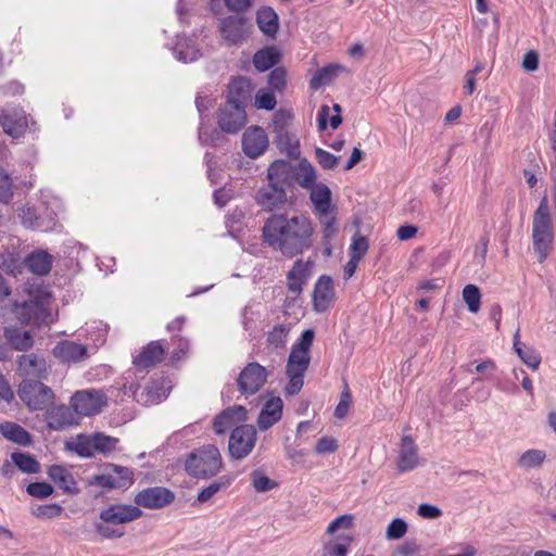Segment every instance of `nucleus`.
Here are the masks:
<instances>
[{
  "mask_svg": "<svg viewBox=\"0 0 556 556\" xmlns=\"http://www.w3.org/2000/svg\"><path fill=\"white\" fill-rule=\"evenodd\" d=\"M522 67L527 72H534L539 67V54L534 50L528 51L522 61Z\"/></svg>",
  "mask_w": 556,
  "mask_h": 556,
  "instance_id": "obj_64",
  "label": "nucleus"
},
{
  "mask_svg": "<svg viewBox=\"0 0 556 556\" xmlns=\"http://www.w3.org/2000/svg\"><path fill=\"white\" fill-rule=\"evenodd\" d=\"M276 143L281 152L287 153L291 157L300 154V142L298 138L289 131L276 134Z\"/></svg>",
  "mask_w": 556,
  "mask_h": 556,
  "instance_id": "obj_39",
  "label": "nucleus"
},
{
  "mask_svg": "<svg viewBox=\"0 0 556 556\" xmlns=\"http://www.w3.org/2000/svg\"><path fill=\"white\" fill-rule=\"evenodd\" d=\"M11 312L15 319L25 326L39 327L48 316L47 307L38 299L22 302L14 301L11 304Z\"/></svg>",
  "mask_w": 556,
  "mask_h": 556,
  "instance_id": "obj_10",
  "label": "nucleus"
},
{
  "mask_svg": "<svg viewBox=\"0 0 556 556\" xmlns=\"http://www.w3.org/2000/svg\"><path fill=\"white\" fill-rule=\"evenodd\" d=\"M334 300L332 279L329 276H321L314 288L313 302L317 312H325Z\"/></svg>",
  "mask_w": 556,
  "mask_h": 556,
  "instance_id": "obj_23",
  "label": "nucleus"
},
{
  "mask_svg": "<svg viewBox=\"0 0 556 556\" xmlns=\"http://www.w3.org/2000/svg\"><path fill=\"white\" fill-rule=\"evenodd\" d=\"M514 349L521 361L532 369H538L541 363L540 354L530 346H523L520 342V331L519 329L514 334Z\"/></svg>",
  "mask_w": 556,
  "mask_h": 556,
  "instance_id": "obj_35",
  "label": "nucleus"
},
{
  "mask_svg": "<svg viewBox=\"0 0 556 556\" xmlns=\"http://www.w3.org/2000/svg\"><path fill=\"white\" fill-rule=\"evenodd\" d=\"M92 442L96 453L101 454H110L116 450V445L118 443V439L114 437L106 435L102 432H97L92 434Z\"/></svg>",
  "mask_w": 556,
  "mask_h": 556,
  "instance_id": "obj_42",
  "label": "nucleus"
},
{
  "mask_svg": "<svg viewBox=\"0 0 556 556\" xmlns=\"http://www.w3.org/2000/svg\"><path fill=\"white\" fill-rule=\"evenodd\" d=\"M291 329L290 324H277L267 333L266 342L273 349H283Z\"/></svg>",
  "mask_w": 556,
  "mask_h": 556,
  "instance_id": "obj_38",
  "label": "nucleus"
},
{
  "mask_svg": "<svg viewBox=\"0 0 556 556\" xmlns=\"http://www.w3.org/2000/svg\"><path fill=\"white\" fill-rule=\"evenodd\" d=\"M27 493L36 498H47L53 493V488L47 482H33L27 485Z\"/></svg>",
  "mask_w": 556,
  "mask_h": 556,
  "instance_id": "obj_53",
  "label": "nucleus"
},
{
  "mask_svg": "<svg viewBox=\"0 0 556 556\" xmlns=\"http://www.w3.org/2000/svg\"><path fill=\"white\" fill-rule=\"evenodd\" d=\"M217 123L219 128L227 134H237L247 124L244 106L226 102L219 108Z\"/></svg>",
  "mask_w": 556,
  "mask_h": 556,
  "instance_id": "obj_14",
  "label": "nucleus"
},
{
  "mask_svg": "<svg viewBox=\"0 0 556 556\" xmlns=\"http://www.w3.org/2000/svg\"><path fill=\"white\" fill-rule=\"evenodd\" d=\"M222 467V454L213 444H206L195 448L188 455L185 463V469L188 475L202 479L216 476Z\"/></svg>",
  "mask_w": 556,
  "mask_h": 556,
  "instance_id": "obj_5",
  "label": "nucleus"
},
{
  "mask_svg": "<svg viewBox=\"0 0 556 556\" xmlns=\"http://www.w3.org/2000/svg\"><path fill=\"white\" fill-rule=\"evenodd\" d=\"M245 414V408L243 406L237 405L223 410L214 419V431L217 434L226 432L228 429L232 428L238 421L244 420Z\"/></svg>",
  "mask_w": 556,
  "mask_h": 556,
  "instance_id": "obj_27",
  "label": "nucleus"
},
{
  "mask_svg": "<svg viewBox=\"0 0 556 556\" xmlns=\"http://www.w3.org/2000/svg\"><path fill=\"white\" fill-rule=\"evenodd\" d=\"M165 349L159 341L147 344L134 358L132 364L139 370H147L163 361Z\"/></svg>",
  "mask_w": 556,
  "mask_h": 556,
  "instance_id": "obj_22",
  "label": "nucleus"
},
{
  "mask_svg": "<svg viewBox=\"0 0 556 556\" xmlns=\"http://www.w3.org/2000/svg\"><path fill=\"white\" fill-rule=\"evenodd\" d=\"M276 104V97L273 92L260 90L255 96V106L260 110L271 111Z\"/></svg>",
  "mask_w": 556,
  "mask_h": 556,
  "instance_id": "obj_55",
  "label": "nucleus"
},
{
  "mask_svg": "<svg viewBox=\"0 0 556 556\" xmlns=\"http://www.w3.org/2000/svg\"><path fill=\"white\" fill-rule=\"evenodd\" d=\"M344 70L339 64H329L319 68L309 81V87L314 90L319 89L321 86L329 84L340 72Z\"/></svg>",
  "mask_w": 556,
  "mask_h": 556,
  "instance_id": "obj_36",
  "label": "nucleus"
},
{
  "mask_svg": "<svg viewBox=\"0 0 556 556\" xmlns=\"http://www.w3.org/2000/svg\"><path fill=\"white\" fill-rule=\"evenodd\" d=\"M287 72L283 67H276L269 74L268 84L275 91H282L286 87Z\"/></svg>",
  "mask_w": 556,
  "mask_h": 556,
  "instance_id": "obj_54",
  "label": "nucleus"
},
{
  "mask_svg": "<svg viewBox=\"0 0 556 556\" xmlns=\"http://www.w3.org/2000/svg\"><path fill=\"white\" fill-rule=\"evenodd\" d=\"M337 214L328 213L324 216H316L321 228L323 241L327 243L331 242L339 232Z\"/></svg>",
  "mask_w": 556,
  "mask_h": 556,
  "instance_id": "obj_40",
  "label": "nucleus"
},
{
  "mask_svg": "<svg viewBox=\"0 0 556 556\" xmlns=\"http://www.w3.org/2000/svg\"><path fill=\"white\" fill-rule=\"evenodd\" d=\"M350 406H351V393L346 389L341 393L340 402L338 403V405L336 406V409H334V416L339 419L344 418L350 409Z\"/></svg>",
  "mask_w": 556,
  "mask_h": 556,
  "instance_id": "obj_60",
  "label": "nucleus"
},
{
  "mask_svg": "<svg viewBox=\"0 0 556 556\" xmlns=\"http://www.w3.org/2000/svg\"><path fill=\"white\" fill-rule=\"evenodd\" d=\"M106 404V396L100 390H81L74 393L71 406L78 415L91 416L101 412Z\"/></svg>",
  "mask_w": 556,
  "mask_h": 556,
  "instance_id": "obj_13",
  "label": "nucleus"
},
{
  "mask_svg": "<svg viewBox=\"0 0 556 556\" xmlns=\"http://www.w3.org/2000/svg\"><path fill=\"white\" fill-rule=\"evenodd\" d=\"M218 31L227 46H242L252 33V24L241 15H229L219 20Z\"/></svg>",
  "mask_w": 556,
  "mask_h": 556,
  "instance_id": "obj_8",
  "label": "nucleus"
},
{
  "mask_svg": "<svg viewBox=\"0 0 556 556\" xmlns=\"http://www.w3.org/2000/svg\"><path fill=\"white\" fill-rule=\"evenodd\" d=\"M368 250V241L366 237L355 235L350 247V256L362 260Z\"/></svg>",
  "mask_w": 556,
  "mask_h": 556,
  "instance_id": "obj_56",
  "label": "nucleus"
},
{
  "mask_svg": "<svg viewBox=\"0 0 556 556\" xmlns=\"http://www.w3.org/2000/svg\"><path fill=\"white\" fill-rule=\"evenodd\" d=\"M256 22L258 28L267 36L274 37L278 30V15L269 7L262 8L257 11Z\"/></svg>",
  "mask_w": 556,
  "mask_h": 556,
  "instance_id": "obj_33",
  "label": "nucleus"
},
{
  "mask_svg": "<svg viewBox=\"0 0 556 556\" xmlns=\"http://www.w3.org/2000/svg\"><path fill=\"white\" fill-rule=\"evenodd\" d=\"M3 337L9 346L18 352H27L34 348L35 339L30 331L17 327H5Z\"/></svg>",
  "mask_w": 556,
  "mask_h": 556,
  "instance_id": "obj_26",
  "label": "nucleus"
},
{
  "mask_svg": "<svg viewBox=\"0 0 556 556\" xmlns=\"http://www.w3.org/2000/svg\"><path fill=\"white\" fill-rule=\"evenodd\" d=\"M13 198V182L11 177L0 168V202L9 203Z\"/></svg>",
  "mask_w": 556,
  "mask_h": 556,
  "instance_id": "obj_52",
  "label": "nucleus"
},
{
  "mask_svg": "<svg viewBox=\"0 0 556 556\" xmlns=\"http://www.w3.org/2000/svg\"><path fill=\"white\" fill-rule=\"evenodd\" d=\"M314 225L306 214L274 213L264 223V242L283 256L294 257L313 247Z\"/></svg>",
  "mask_w": 556,
  "mask_h": 556,
  "instance_id": "obj_1",
  "label": "nucleus"
},
{
  "mask_svg": "<svg viewBox=\"0 0 556 556\" xmlns=\"http://www.w3.org/2000/svg\"><path fill=\"white\" fill-rule=\"evenodd\" d=\"M16 370L24 379L46 380L51 371L45 356L37 353H24L16 359Z\"/></svg>",
  "mask_w": 556,
  "mask_h": 556,
  "instance_id": "obj_12",
  "label": "nucleus"
},
{
  "mask_svg": "<svg viewBox=\"0 0 556 556\" xmlns=\"http://www.w3.org/2000/svg\"><path fill=\"white\" fill-rule=\"evenodd\" d=\"M143 511L129 504H111L99 514V522L94 523L96 532L104 539H118L125 534L123 525L142 517Z\"/></svg>",
  "mask_w": 556,
  "mask_h": 556,
  "instance_id": "obj_3",
  "label": "nucleus"
},
{
  "mask_svg": "<svg viewBox=\"0 0 556 556\" xmlns=\"http://www.w3.org/2000/svg\"><path fill=\"white\" fill-rule=\"evenodd\" d=\"M27 268L38 276L47 275L52 267V256L46 251H35L24 261Z\"/></svg>",
  "mask_w": 556,
  "mask_h": 556,
  "instance_id": "obj_31",
  "label": "nucleus"
},
{
  "mask_svg": "<svg viewBox=\"0 0 556 556\" xmlns=\"http://www.w3.org/2000/svg\"><path fill=\"white\" fill-rule=\"evenodd\" d=\"M20 400L30 410H43L53 404L55 394L42 380L23 379L17 388Z\"/></svg>",
  "mask_w": 556,
  "mask_h": 556,
  "instance_id": "obj_7",
  "label": "nucleus"
},
{
  "mask_svg": "<svg viewBox=\"0 0 556 556\" xmlns=\"http://www.w3.org/2000/svg\"><path fill=\"white\" fill-rule=\"evenodd\" d=\"M315 157L324 169H333L340 161V156H336L321 148L315 149Z\"/></svg>",
  "mask_w": 556,
  "mask_h": 556,
  "instance_id": "obj_51",
  "label": "nucleus"
},
{
  "mask_svg": "<svg viewBox=\"0 0 556 556\" xmlns=\"http://www.w3.org/2000/svg\"><path fill=\"white\" fill-rule=\"evenodd\" d=\"M63 508L59 504H45L31 508V514L39 519H52L61 515Z\"/></svg>",
  "mask_w": 556,
  "mask_h": 556,
  "instance_id": "obj_49",
  "label": "nucleus"
},
{
  "mask_svg": "<svg viewBox=\"0 0 556 556\" xmlns=\"http://www.w3.org/2000/svg\"><path fill=\"white\" fill-rule=\"evenodd\" d=\"M309 262L298 260L294 262L293 267L287 275L288 289L292 293H300L303 285L306 282L309 271Z\"/></svg>",
  "mask_w": 556,
  "mask_h": 556,
  "instance_id": "obj_30",
  "label": "nucleus"
},
{
  "mask_svg": "<svg viewBox=\"0 0 556 556\" xmlns=\"http://www.w3.org/2000/svg\"><path fill=\"white\" fill-rule=\"evenodd\" d=\"M49 478L67 494L78 493L77 482L72 472L61 465H52L48 469Z\"/></svg>",
  "mask_w": 556,
  "mask_h": 556,
  "instance_id": "obj_28",
  "label": "nucleus"
},
{
  "mask_svg": "<svg viewBox=\"0 0 556 556\" xmlns=\"http://www.w3.org/2000/svg\"><path fill=\"white\" fill-rule=\"evenodd\" d=\"M532 241L539 262L543 263L552 252L554 242V228L546 198L541 200L533 214Z\"/></svg>",
  "mask_w": 556,
  "mask_h": 556,
  "instance_id": "obj_4",
  "label": "nucleus"
},
{
  "mask_svg": "<svg viewBox=\"0 0 556 556\" xmlns=\"http://www.w3.org/2000/svg\"><path fill=\"white\" fill-rule=\"evenodd\" d=\"M268 370L256 362L249 363L237 378L238 390L242 395L256 394L266 383Z\"/></svg>",
  "mask_w": 556,
  "mask_h": 556,
  "instance_id": "obj_11",
  "label": "nucleus"
},
{
  "mask_svg": "<svg viewBox=\"0 0 556 556\" xmlns=\"http://www.w3.org/2000/svg\"><path fill=\"white\" fill-rule=\"evenodd\" d=\"M257 439V431L252 425H241L232 429L228 452L233 459H243L251 454Z\"/></svg>",
  "mask_w": 556,
  "mask_h": 556,
  "instance_id": "obj_9",
  "label": "nucleus"
},
{
  "mask_svg": "<svg viewBox=\"0 0 556 556\" xmlns=\"http://www.w3.org/2000/svg\"><path fill=\"white\" fill-rule=\"evenodd\" d=\"M309 191V201L312 203L315 216H324L328 213H338L337 205L332 202V192L324 182H317Z\"/></svg>",
  "mask_w": 556,
  "mask_h": 556,
  "instance_id": "obj_17",
  "label": "nucleus"
},
{
  "mask_svg": "<svg viewBox=\"0 0 556 556\" xmlns=\"http://www.w3.org/2000/svg\"><path fill=\"white\" fill-rule=\"evenodd\" d=\"M417 513L425 519H438L442 515V510L438 506L428 503L420 504Z\"/></svg>",
  "mask_w": 556,
  "mask_h": 556,
  "instance_id": "obj_62",
  "label": "nucleus"
},
{
  "mask_svg": "<svg viewBox=\"0 0 556 556\" xmlns=\"http://www.w3.org/2000/svg\"><path fill=\"white\" fill-rule=\"evenodd\" d=\"M311 356L307 352L292 348L288 357L286 372L305 374L309 366Z\"/></svg>",
  "mask_w": 556,
  "mask_h": 556,
  "instance_id": "obj_37",
  "label": "nucleus"
},
{
  "mask_svg": "<svg viewBox=\"0 0 556 556\" xmlns=\"http://www.w3.org/2000/svg\"><path fill=\"white\" fill-rule=\"evenodd\" d=\"M47 425L51 430L61 431L71 426L77 425V417L70 407L59 405L48 410Z\"/></svg>",
  "mask_w": 556,
  "mask_h": 556,
  "instance_id": "obj_24",
  "label": "nucleus"
},
{
  "mask_svg": "<svg viewBox=\"0 0 556 556\" xmlns=\"http://www.w3.org/2000/svg\"><path fill=\"white\" fill-rule=\"evenodd\" d=\"M134 501L137 507L161 509L175 501V493L164 486H150L138 492Z\"/></svg>",
  "mask_w": 556,
  "mask_h": 556,
  "instance_id": "obj_15",
  "label": "nucleus"
},
{
  "mask_svg": "<svg viewBox=\"0 0 556 556\" xmlns=\"http://www.w3.org/2000/svg\"><path fill=\"white\" fill-rule=\"evenodd\" d=\"M134 483V471L116 464H106L101 473L87 480L89 486H97L101 492L128 489Z\"/></svg>",
  "mask_w": 556,
  "mask_h": 556,
  "instance_id": "obj_6",
  "label": "nucleus"
},
{
  "mask_svg": "<svg viewBox=\"0 0 556 556\" xmlns=\"http://www.w3.org/2000/svg\"><path fill=\"white\" fill-rule=\"evenodd\" d=\"M53 356L63 363H79L88 358L87 346L74 341L62 340L52 350Z\"/></svg>",
  "mask_w": 556,
  "mask_h": 556,
  "instance_id": "obj_20",
  "label": "nucleus"
},
{
  "mask_svg": "<svg viewBox=\"0 0 556 556\" xmlns=\"http://www.w3.org/2000/svg\"><path fill=\"white\" fill-rule=\"evenodd\" d=\"M280 53L275 47H266L258 50L253 56V65L260 72H265L279 63Z\"/></svg>",
  "mask_w": 556,
  "mask_h": 556,
  "instance_id": "obj_34",
  "label": "nucleus"
},
{
  "mask_svg": "<svg viewBox=\"0 0 556 556\" xmlns=\"http://www.w3.org/2000/svg\"><path fill=\"white\" fill-rule=\"evenodd\" d=\"M546 458L545 452L541 450H528L518 459V465L522 468H535L543 464Z\"/></svg>",
  "mask_w": 556,
  "mask_h": 556,
  "instance_id": "obj_45",
  "label": "nucleus"
},
{
  "mask_svg": "<svg viewBox=\"0 0 556 556\" xmlns=\"http://www.w3.org/2000/svg\"><path fill=\"white\" fill-rule=\"evenodd\" d=\"M268 148V137L258 126L249 127L242 136V150L251 159L262 155Z\"/></svg>",
  "mask_w": 556,
  "mask_h": 556,
  "instance_id": "obj_18",
  "label": "nucleus"
},
{
  "mask_svg": "<svg viewBox=\"0 0 556 556\" xmlns=\"http://www.w3.org/2000/svg\"><path fill=\"white\" fill-rule=\"evenodd\" d=\"M252 486L256 492H267L278 486V483L266 476L263 469H254L250 473Z\"/></svg>",
  "mask_w": 556,
  "mask_h": 556,
  "instance_id": "obj_41",
  "label": "nucleus"
},
{
  "mask_svg": "<svg viewBox=\"0 0 556 556\" xmlns=\"http://www.w3.org/2000/svg\"><path fill=\"white\" fill-rule=\"evenodd\" d=\"M288 166L280 162H273L267 169L268 184L262 186L256 194L255 201L257 205L266 212H276L283 208L287 204L293 202L289 200L286 187L288 178Z\"/></svg>",
  "mask_w": 556,
  "mask_h": 556,
  "instance_id": "obj_2",
  "label": "nucleus"
},
{
  "mask_svg": "<svg viewBox=\"0 0 556 556\" xmlns=\"http://www.w3.org/2000/svg\"><path fill=\"white\" fill-rule=\"evenodd\" d=\"M353 516L349 514L337 517L329 523L327 533L333 534L338 529H350L353 525Z\"/></svg>",
  "mask_w": 556,
  "mask_h": 556,
  "instance_id": "obj_59",
  "label": "nucleus"
},
{
  "mask_svg": "<svg viewBox=\"0 0 556 556\" xmlns=\"http://www.w3.org/2000/svg\"><path fill=\"white\" fill-rule=\"evenodd\" d=\"M314 340V331L312 329L304 330L301 334V338L298 343H295L292 348L307 352L309 354V349L313 344Z\"/></svg>",
  "mask_w": 556,
  "mask_h": 556,
  "instance_id": "obj_63",
  "label": "nucleus"
},
{
  "mask_svg": "<svg viewBox=\"0 0 556 556\" xmlns=\"http://www.w3.org/2000/svg\"><path fill=\"white\" fill-rule=\"evenodd\" d=\"M3 131L13 137L20 138L27 129V117L23 111L5 112L0 117Z\"/></svg>",
  "mask_w": 556,
  "mask_h": 556,
  "instance_id": "obj_25",
  "label": "nucleus"
},
{
  "mask_svg": "<svg viewBox=\"0 0 556 556\" xmlns=\"http://www.w3.org/2000/svg\"><path fill=\"white\" fill-rule=\"evenodd\" d=\"M419 465L418 448L410 435H404L401 440L396 469L399 472H406Z\"/></svg>",
  "mask_w": 556,
  "mask_h": 556,
  "instance_id": "obj_19",
  "label": "nucleus"
},
{
  "mask_svg": "<svg viewBox=\"0 0 556 556\" xmlns=\"http://www.w3.org/2000/svg\"><path fill=\"white\" fill-rule=\"evenodd\" d=\"M408 526L402 518L393 519L387 527L386 538L388 540H399L407 532Z\"/></svg>",
  "mask_w": 556,
  "mask_h": 556,
  "instance_id": "obj_50",
  "label": "nucleus"
},
{
  "mask_svg": "<svg viewBox=\"0 0 556 556\" xmlns=\"http://www.w3.org/2000/svg\"><path fill=\"white\" fill-rule=\"evenodd\" d=\"M252 90L253 87L250 79L242 76L236 77L228 86L226 102H233V104H241L244 106V103L251 98Z\"/></svg>",
  "mask_w": 556,
  "mask_h": 556,
  "instance_id": "obj_29",
  "label": "nucleus"
},
{
  "mask_svg": "<svg viewBox=\"0 0 556 556\" xmlns=\"http://www.w3.org/2000/svg\"><path fill=\"white\" fill-rule=\"evenodd\" d=\"M289 382L286 386V393L289 395L298 394L303 387L304 374L302 372H287Z\"/></svg>",
  "mask_w": 556,
  "mask_h": 556,
  "instance_id": "obj_58",
  "label": "nucleus"
},
{
  "mask_svg": "<svg viewBox=\"0 0 556 556\" xmlns=\"http://www.w3.org/2000/svg\"><path fill=\"white\" fill-rule=\"evenodd\" d=\"M293 119V113L289 110H278L273 116L274 132L288 131V126Z\"/></svg>",
  "mask_w": 556,
  "mask_h": 556,
  "instance_id": "obj_48",
  "label": "nucleus"
},
{
  "mask_svg": "<svg viewBox=\"0 0 556 556\" xmlns=\"http://www.w3.org/2000/svg\"><path fill=\"white\" fill-rule=\"evenodd\" d=\"M276 162L286 164L289 167L288 178L286 179L289 187L296 182L301 188L308 190L317 184V172L306 159L301 160L298 165H292L283 160H277Z\"/></svg>",
  "mask_w": 556,
  "mask_h": 556,
  "instance_id": "obj_16",
  "label": "nucleus"
},
{
  "mask_svg": "<svg viewBox=\"0 0 556 556\" xmlns=\"http://www.w3.org/2000/svg\"><path fill=\"white\" fill-rule=\"evenodd\" d=\"M283 403L279 396L268 399L257 417V427L261 431H266L276 425L282 417Z\"/></svg>",
  "mask_w": 556,
  "mask_h": 556,
  "instance_id": "obj_21",
  "label": "nucleus"
},
{
  "mask_svg": "<svg viewBox=\"0 0 556 556\" xmlns=\"http://www.w3.org/2000/svg\"><path fill=\"white\" fill-rule=\"evenodd\" d=\"M68 448L74 451L81 457H91L96 453L92 442V435H78L76 441L72 445H70Z\"/></svg>",
  "mask_w": 556,
  "mask_h": 556,
  "instance_id": "obj_46",
  "label": "nucleus"
},
{
  "mask_svg": "<svg viewBox=\"0 0 556 556\" xmlns=\"http://www.w3.org/2000/svg\"><path fill=\"white\" fill-rule=\"evenodd\" d=\"M0 433L7 440L22 446H28L31 443L30 433L15 422L5 421L0 424Z\"/></svg>",
  "mask_w": 556,
  "mask_h": 556,
  "instance_id": "obj_32",
  "label": "nucleus"
},
{
  "mask_svg": "<svg viewBox=\"0 0 556 556\" xmlns=\"http://www.w3.org/2000/svg\"><path fill=\"white\" fill-rule=\"evenodd\" d=\"M463 299L466 302V304L468 305V309L471 313H477L479 311L480 304H481V302H480L481 293L477 286L467 285L463 289Z\"/></svg>",
  "mask_w": 556,
  "mask_h": 556,
  "instance_id": "obj_47",
  "label": "nucleus"
},
{
  "mask_svg": "<svg viewBox=\"0 0 556 556\" xmlns=\"http://www.w3.org/2000/svg\"><path fill=\"white\" fill-rule=\"evenodd\" d=\"M338 450V443L333 438L323 437L320 438L315 446L317 454L333 453Z\"/></svg>",
  "mask_w": 556,
  "mask_h": 556,
  "instance_id": "obj_61",
  "label": "nucleus"
},
{
  "mask_svg": "<svg viewBox=\"0 0 556 556\" xmlns=\"http://www.w3.org/2000/svg\"><path fill=\"white\" fill-rule=\"evenodd\" d=\"M13 463L20 470L27 473H36L40 469L39 463L29 454L26 453H13L11 455Z\"/></svg>",
  "mask_w": 556,
  "mask_h": 556,
  "instance_id": "obj_43",
  "label": "nucleus"
},
{
  "mask_svg": "<svg viewBox=\"0 0 556 556\" xmlns=\"http://www.w3.org/2000/svg\"><path fill=\"white\" fill-rule=\"evenodd\" d=\"M231 483V479L228 478V477H223L220 478L219 480L217 481H214L212 482L211 484H208L207 486H205L204 489H202L199 494H198V497L197 500L200 502V503H206L208 502L216 493H218L222 489H226L230 485Z\"/></svg>",
  "mask_w": 556,
  "mask_h": 556,
  "instance_id": "obj_44",
  "label": "nucleus"
},
{
  "mask_svg": "<svg viewBox=\"0 0 556 556\" xmlns=\"http://www.w3.org/2000/svg\"><path fill=\"white\" fill-rule=\"evenodd\" d=\"M173 343L175 345V349L172 353V359L174 362H177L186 357L190 348L189 341L181 337H174Z\"/></svg>",
  "mask_w": 556,
  "mask_h": 556,
  "instance_id": "obj_57",
  "label": "nucleus"
}]
</instances>
